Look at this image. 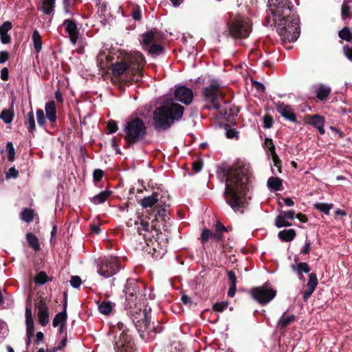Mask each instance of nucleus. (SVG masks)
Returning <instances> with one entry per match:
<instances>
[{
    "instance_id": "obj_1",
    "label": "nucleus",
    "mask_w": 352,
    "mask_h": 352,
    "mask_svg": "<svg viewBox=\"0 0 352 352\" xmlns=\"http://www.w3.org/2000/svg\"><path fill=\"white\" fill-rule=\"evenodd\" d=\"M268 7L272 16L266 20L270 23L271 18L283 43L295 42L300 35L299 19L292 12L290 0H268Z\"/></svg>"
},
{
    "instance_id": "obj_2",
    "label": "nucleus",
    "mask_w": 352,
    "mask_h": 352,
    "mask_svg": "<svg viewBox=\"0 0 352 352\" xmlns=\"http://www.w3.org/2000/svg\"><path fill=\"white\" fill-rule=\"evenodd\" d=\"M250 166L240 162L230 168L226 173L224 192L226 202L234 210L243 206L248 188Z\"/></svg>"
},
{
    "instance_id": "obj_3",
    "label": "nucleus",
    "mask_w": 352,
    "mask_h": 352,
    "mask_svg": "<svg viewBox=\"0 0 352 352\" xmlns=\"http://www.w3.org/2000/svg\"><path fill=\"white\" fill-rule=\"evenodd\" d=\"M184 107L173 100L165 102L153 112V126L157 130L168 129L175 122L179 120L184 113Z\"/></svg>"
},
{
    "instance_id": "obj_4",
    "label": "nucleus",
    "mask_w": 352,
    "mask_h": 352,
    "mask_svg": "<svg viewBox=\"0 0 352 352\" xmlns=\"http://www.w3.org/2000/svg\"><path fill=\"white\" fill-rule=\"evenodd\" d=\"M124 139L130 145L142 141L146 135V127L142 120L134 118L126 122L124 127Z\"/></svg>"
},
{
    "instance_id": "obj_5",
    "label": "nucleus",
    "mask_w": 352,
    "mask_h": 352,
    "mask_svg": "<svg viewBox=\"0 0 352 352\" xmlns=\"http://www.w3.org/2000/svg\"><path fill=\"white\" fill-rule=\"evenodd\" d=\"M228 34L233 38H247L250 32L252 24L248 18L236 14L227 22Z\"/></svg>"
},
{
    "instance_id": "obj_6",
    "label": "nucleus",
    "mask_w": 352,
    "mask_h": 352,
    "mask_svg": "<svg viewBox=\"0 0 352 352\" xmlns=\"http://www.w3.org/2000/svg\"><path fill=\"white\" fill-rule=\"evenodd\" d=\"M144 49L152 56H157L164 52L163 47L160 44L163 39V34L156 29L148 31L142 35Z\"/></svg>"
},
{
    "instance_id": "obj_7",
    "label": "nucleus",
    "mask_w": 352,
    "mask_h": 352,
    "mask_svg": "<svg viewBox=\"0 0 352 352\" xmlns=\"http://www.w3.org/2000/svg\"><path fill=\"white\" fill-rule=\"evenodd\" d=\"M127 63L133 72L132 81L138 82L142 77V69L146 63L142 54L134 52L127 57Z\"/></svg>"
},
{
    "instance_id": "obj_8",
    "label": "nucleus",
    "mask_w": 352,
    "mask_h": 352,
    "mask_svg": "<svg viewBox=\"0 0 352 352\" xmlns=\"http://www.w3.org/2000/svg\"><path fill=\"white\" fill-rule=\"evenodd\" d=\"M252 298L261 305L270 302L276 296V292L267 283L251 289Z\"/></svg>"
},
{
    "instance_id": "obj_9",
    "label": "nucleus",
    "mask_w": 352,
    "mask_h": 352,
    "mask_svg": "<svg viewBox=\"0 0 352 352\" xmlns=\"http://www.w3.org/2000/svg\"><path fill=\"white\" fill-rule=\"evenodd\" d=\"M119 270L118 258L110 256L102 260L98 267V273L104 278H109Z\"/></svg>"
},
{
    "instance_id": "obj_10",
    "label": "nucleus",
    "mask_w": 352,
    "mask_h": 352,
    "mask_svg": "<svg viewBox=\"0 0 352 352\" xmlns=\"http://www.w3.org/2000/svg\"><path fill=\"white\" fill-rule=\"evenodd\" d=\"M206 100L212 104V107L219 109L223 101V94L219 87L215 85H211L206 87L204 91Z\"/></svg>"
},
{
    "instance_id": "obj_11",
    "label": "nucleus",
    "mask_w": 352,
    "mask_h": 352,
    "mask_svg": "<svg viewBox=\"0 0 352 352\" xmlns=\"http://www.w3.org/2000/svg\"><path fill=\"white\" fill-rule=\"evenodd\" d=\"M116 352H133V342L130 335L122 332L115 344Z\"/></svg>"
},
{
    "instance_id": "obj_12",
    "label": "nucleus",
    "mask_w": 352,
    "mask_h": 352,
    "mask_svg": "<svg viewBox=\"0 0 352 352\" xmlns=\"http://www.w3.org/2000/svg\"><path fill=\"white\" fill-rule=\"evenodd\" d=\"M193 97L192 91L185 86L177 87L175 91V99L186 105L192 102Z\"/></svg>"
},
{
    "instance_id": "obj_13",
    "label": "nucleus",
    "mask_w": 352,
    "mask_h": 352,
    "mask_svg": "<svg viewBox=\"0 0 352 352\" xmlns=\"http://www.w3.org/2000/svg\"><path fill=\"white\" fill-rule=\"evenodd\" d=\"M112 72L115 76H126V80H132L133 72L127 61L118 62L113 65Z\"/></svg>"
},
{
    "instance_id": "obj_14",
    "label": "nucleus",
    "mask_w": 352,
    "mask_h": 352,
    "mask_svg": "<svg viewBox=\"0 0 352 352\" xmlns=\"http://www.w3.org/2000/svg\"><path fill=\"white\" fill-rule=\"evenodd\" d=\"M63 25L65 32L68 34L69 38L73 44H75L79 36V30L76 23L71 19H65Z\"/></svg>"
},
{
    "instance_id": "obj_15",
    "label": "nucleus",
    "mask_w": 352,
    "mask_h": 352,
    "mask_svg": "<svg viewBox=\"0 0 352 352\" xmlns=\"http://www.w3.org/2000/svg\"><path fill=\"white\" fill-rule=\"evenodd\" d=\"M38 309V318L39 323L43 326H46L49 322V311L47 305L41 302L36 305Z\"/></svg>"
},
{
    "instance_id": "obj_16",
    "label": "nucleus",
    "mask_w": 352,
    "mask_h": 352,
    "mask_svg": "<svg viewBox=\"0 0 352 352\" xmlns=\"http://www.w3.org/2000/svg\"><path fill=\"white\" fill-rule=\"evenodd\" d=\"M276 111L285 118L290 121L296 120V116L289 106L278 102L276 104Z\"/></svg>"
},
{
    "instance_id": "obj_17",
    "label": "nucleus",
    "mask_w": 352,
    "mask_h": 352,
    "mask_svg": "<svg viewBox=\"0 0 352 352\" xmlns=\"http://www.w3.org/2000/svg\"><path fill=\"white\" fill-rule=\"evenodd\" d=\"M264 146L267 150L269 155H271L274 165L278 167V171L280 172V159L275 151V146L271 138H265Z\"/></svg>"
},
{
    "instance_id": "obj_18",
    "label": "nucleus",
    "mask_w": 352,
    "mask_h": 352,
    "mask_svg": "<svg viewBox=\"0 0 352 352\" xmlns=\"http://www.w3.org/2000/svg\"><path fill=\"white\" fill-rule=\"evenodd\" d=\"M45 110L47 118L52 122L56 120V109L54 101L52 100L45 104Z\"/></svg>"
},
{
    "instance_id": "obj_19",
    "label": "nucleus",
    "mask_w": 352,
    "mask_h": 352,
    "mask_svg": "<svg viewBox=\"0 0 352 352\" xmlns=\"http://www.w3.org/2000/svg\"><path fill=\"white\" fill-rule=\"evenodd\" d=\"M66 303L64 305V309L62 312L58 313L54 318L53 319L52 324L54 327H58V325L60 326V331H62V329L63 326L65 324L66 320H67V313H66Z\"/></svg>"
},
{
    "instance_id": "obj_20",
    "label": "nucleus",
    "mask_w": 352,
    "mask_h": 352,
    "mask_svg": "<svg viewBox=\"0 0 352 352\" xmlns=\"http://www.w3.org/2000/svg\"><path fill=\"white\" fill-rule=\"evenodd\" d=\"M56 0H40L38 9L45 14H50L54 12Z\"/></svg>"
},
{
    "instance_id": "obj_21",
    "label": "nucleus",
    "mask_w": 352,
    "mask_h": 352,
    "mask_svg": "<svg viewBox=\"0 0 352 352\" xmlns=\"http://www.w3.org/2000/svg\"><path fill=\"white\" fill-rule=\"evenodd\" d=\"M137 287L136 284L133 280H128L124 292L125 293L126 298L130 299L137 295Z\"/></svg>"
},
{
    "instance_id": "obj_22",
    "label": "nucleus",
    "mask_w": 352,
    "mask_h": 352,
    "mask_svg": "<svg viewBox=\"0 0 352 352\" xmlns=\"http://www.w3.org/2000/svg\"><path fill=\"white\" fill-rule=\"evenodd\" d=\"M295 316L293 314H286L284 313L278 321L276 327L283 329L290 324L295 320Z\"/></svg>"
},
{
    "instance_id": "obj_23",
    "label": "nucleus",
    "mask_w": 352,
    "mask_h": 352,
    "mask_svg": "<svg viewBox=\"0 0 352 352\" xmlns=\"http://www.w3.org/2000/svg\"><path fill=\"white\" fill-rule=\"evenodd\" d=\"M159 201L158 194L157 192L153 193L151 195L144 197L141 201V206L146 208L148 207H151L155 204H157Z\"/></svg>"
},
{
    "instance_id": "obj_24",
    "label": "nucleus",
    "mask_w": 352,
    "mask_h": 352,
    "mask_svg": "<svg viewBox=\"0 0 352 352\" xmlns=\"http://www.w3.org/2000/svg\"><path fill=\"white\" fill-rule=\"evenodd\" d=\"M324 119L319 115H314L311 118V124L316 126L320 134H324L325 131L324 129Z\"/></svg>"
},
{
    "instance_id": "obj_25",
    "label": "nucleus",
    "mask_w": 352,
    "mask_h": 352,
    "mask_svg": "<svg viewBox=\"0 0 352 352\" xmlns=\"http://www.w3.org/2000/svg\"><path fill=\"white\" fill-rule=\"evenodd\" d=\"M330 92V87L324 85H319L316 89V97L320 100L327 99Z\"/></svg>"
},
{
    "instance_id": "obj_26",
    "label": "nucleus",
    "mask_w": 352,
    "mask_h": 352,
    "mask_svg": "<svg viewBox=\"0 0 352 352\" xmlns=\"http://www.w3.org/2000/svg\"><path fill=\"white\" fill-rule=\"evenodd\" d=\"M111 195V191L104 190L91 197V201L94 204H100L104 203Z\"/></svg>"
},
{
    "instance_id": "obj_27",
    "label": "nucleus",
    "mask_w": 352,
    "mask_h": 352,
    "mask_svg": "<svg viewBox=\"0 0 352 352\" xmlns=\"http://www.w3.org/2000/svg\"><path fill=\"white\" fill-rule=\"evenodd\" d=\"M278 236L282 241H290L294 239L296 232L294 229L284 230L280 231Z\"/></svg>"
},
{
    "instance_id": "obj_28",
    "label": "nucleus",
    "mask_w": 352,
    "mask_h": 352,
    "mask_svg": "<svg viewBox=\"0 0 352 352\" xmlns=\"http://www.w3.org/2000/svg\"><path fill=\"white\" fill-rule=\"evenodd\" d=\"M282 180L278 177H271L267 180V186L269 188L278 191L280 190Z\"/></svg>"
},
{
    "instance_id": "obj_29",
    "label": "nucleus",
    "mask_w": 352,
    "mask_h": 352,
    "mask_svg": "<svg viewBox=\"0 0 352 352\" xmlns=\"http://www.w3.org/2000/svg\"><path fill=\"white\" fill-rule=\"evenodd\" d=\"M25 124L27 126L28 131L33 132L35 130L36 125L34 121V116L32 110L28 113Z\"/></svg>"
},
{
    "instance_id": "obj_30",
    "label": "nucleus",
    "mask_w": 352,
    "mask_h": 352,
    "mask_svg": "<svg viewBox=\"0 0 352 352\" xmlns=\"http://www.w3.org/2000/svg\"><path fill=\"white\" fill-rule=\"evenodd\" d=\"M32 41L34 47L37 53H38L42 48L41 36L37 30H34L32 34Z\"/></svg>"
},
{
    "instance_id": "obj_31",
    "label": "nucleus",
    "mask_w": 352,
    "mask_h": 352,
    "mask_svg": "<svg viewBox=\"0 0 352 352\" xmlns=\"http://www.w3.org/2000/svg\"><path fill=\"white\" fill-rule=\"evenodd\" d=\"M292 270L296 272L298 275H300V273H309L310 267L307 263H300L297 265H292Z\"/></svg>"
},
{
    "instance_id": "obj_32",
    "label": "nucleus",
    "mask_w": 352,
    "mask_h": 352,
    "mask_svg": "<svg viewBox=\"0 0 352 352\" xmlns=\"http://www.w3.org/2000/svg\"><path fill=\"white\" fill-rule=\"evenodd\" d=\"M26 239L30 246H31L34 250L37 251L40 249V244L38 238L34 234L32 233H28L26 234Z\"/></svg>"
},
{
    "instance_id": "obj_33",
    "label": "nucleus",
    "mask_w": 352,
    "mask_h": 352,
    "mask_svg": "<svg viewBox=\"0 0 352 352\" xmlns=\"http://www.w3.org/2000/svg\"><path fill=\"white\" fill-rule=\"evenodd\" d=\"M224 232H227V228L219 221H217L215 224V233L214 234V239L217 241H221L222 239V234Z\"/></svg>"
},
{
    "instance_id": "obj_34",
    "label": "nucleus",
    "mask_w": 352,
    "mask_h": 352,
    "mask_svg": "<svg viewBox=\"0 0 352 352\" xmlns=\"http://www.w3.org/2000/svg\"><path fill=\"white\" fill-rule=\"evenodd\" d=\"M139 221H135L134 225L136 226V229L139 234H143L142 232L149 231V225L147 222H144L142 219H139Z\"/></svg>"
},
{
    "instance_id": "obj_35",
    "label": "nucleus",
    "mask_w": 352,
    "mask_h": 352,
    "mask_svg": "<svg viewBox=\"0 0 352 352\" xmlns=\"http://www.w3.org/2000/svg\"><path fill=\"white\" fill-rule=\"evenodd\" d=\"M314 206L315 208L324 212L325 214H329L331 209L333 208V204L318 202L314 204Z\"/></svg>"
},
{
    "instance_id": "obj_36",
    "label": "nucleus",
    "mask_w": 352,
    "mask_h": 352,
    "mask_svg": "<svg viewBox=\"0 0 352 352\" xmlns=\"http://www.w3.org/2000/svg\"><path fill=\"white\" fill-rule=\"evenodd\" d=\"M34 213L32 209L25 208L21 213V218L27 223L32 222L34 219Z\"/></svg>"
},
{
    "instance_id": "obj_37",
    "label": "nucleus",
    "mask_w": 352,
    "mask_h": 352,
    "mask_svg": "<svg viewBox=\"0 0 352 352\" xmlns=\"http://www.w3.org/2000/svg\"><path fill=\"white\" fill-rule=\"evenodd\" d=\"M14 113L10 110L4 109L0 114V118L6 124H10L12 122Z\"/></svg>"
},
{
    "instance_id": "obj_38",
    "label": "nucleus",
    "mask_w": 352,
    "mask_h": 352,
    "mask_svg": "<svg viewBox=\"0 0 352 352\" xmlns=\"http://www.w3.org/2000/svg\"><path fill=\"white\" fill-rule=\"evenodd\" d=\"M286 219H287L285 217H283V214L280 213V214L277 216L275 219V226L278 228L291 226V223L287 221Z\"/></svg>"
},
{
    "instance_id": "obj_39",
    "label": "nucleus",
    "mask_w": 352,
    "mask_h": 352,
    "mask_svg": "<svg viewBox=\"0 0 352 352\" xmlns=\"http://www.w3.org/2000/svg\"><path fill=\"white\" fill-rule=\"evenodd\" d=\"M113 306L109 302H103L98 307V310L101 314L108 315L111 313Z\"/></svg>"
},
{
    "instance_id": "obj_40",
    "label": "nucleus",
    "mask_w": 352,
    "mask_h": 352,
    "mask_svg": "<svg viewBox=\"0 0 352 352\" xmlns=\"http://www.w3.org/2000/svg\"><path fill=\"white\" fill-rule=\"evenodd\" d=\"M339 37L344 41H350L352 39V34L349 28L345 27L338 33Z\"/></svg>"
},
{
    "instance_id": "obj_41",
    "label": "nucleus",
    "mask_w": 352,
    "mask_h": 352,
    "mask_svg": "<svg viewBox=\"0 0 352 352\" xmlns=\"http://www.w3.org/2000/svg\"><path fill=\"white\" fill-rule=\"evenodd\" d=\"M317 285H318V278H317L316 274L311 273L309 275V280L307 284V287L315 290Z\"/></svg>"
},
{
    "instance_id": "obj_42",
    "label": "nucleus",
    "mask_w": 352,
    "mask_h": 352,
    "mask_svg": "<svg viewBox=\"0 0 352 352\" xmlns=\"http://www.w3.org/2000/svg\"><path fill=\"white\" fill-rule=\"evenodd\" d=\"M6 150L8 153V159L10 162H13L15 156V151L13 144L11 142H7Z\"/></svg>"
},
{
    "instance_id": "obj_43",
    "label": "nucleus",
    "mask_w": 352,
    "mask_h": 352,
    "mask_svg": "<svg viewBox=\"0 0 352 352\" xmlns=\"http://www.w3.org/2000/svg\"><path fill=\"white\" fill-rule=\"evenodd\" d=\"M210 238H214V234L208 229H204L201 234V240L203 243H205Z\"/></svg>"
},
{
    "instance_id": "obj_44",
    "label": "nucleus",
    "mask_w": 352,
    "mask_h": 352,
    "mask_svg": "<svg viewBox=\"0 0 352 352\" xmlns=\"http://www.w3.org/2000/svg\"><path fill=\"white\" fill-rule=\"evenodd\" d=\"M36 119L39 126H44L45 123V118L44 116L43 111L42 109H38L36 111Z\"/></svg>"
},
{
    "instance_id": "obj_45",
    "label": "nucleus",
    "mask_w": 352,
    "mask_h": 352,
    "mask_svg": "<svg viewBox=\"0 0 352 352\" xmlns=\"http://www.w3.org/2000/svg\"><path fill=\"white\" fill-rule=\"evenodd\" d=\"M350 6L347 2L344 1L342 6L341 12L342 19H346L349 15Z\"/></svg>"
},
{
    "instance_id": "obj_46",
    "label": "nucleus",
    "mask_w": 352,
    "mask_h": 352,
    "mask_svg": "<svg viewBox=\"0 0 352 352\" xmlns=\"http://www.w3.org/2000/svg\"><path fill=\"white\" fill-rule=\"evenodd\" d=\"M47 280V276L44 272H40L35 278V282L40 285L45 284Z\"/></svg>"
},
{
    "instance_id": "obj_47",
    "label": "nucleus",
    "mask_w": 352,
    "mask_h": 352,
    "mask_svg": "<svg viewBox=\"0 0 352 352\" xmlns=\"http://www.w3.org/2000/svg\"><path fill=\"white\" fill-rule=\"evenodd\" d=\"M69 282L74 288L79 287L82 283L81 278L78 276H72Z\"/></svg>"
},
{
    "instance_id": "obj_48",
    "label": "nucleus",
    "mask_w": 352,
    "mask_h": 352,
    "mask_svg": "<svg viewBox=\"0 0 352 352\" xmlns=\"http://www.w3.org/2000/svg\"><path fill=\"white\" fill-rule=\"evenodd\" d=\"M228 304L226 302H217L214 305L213 308L215 311L222 312L228 307Z\"/></svg>"
},
{
    "instance_id": "obj_49",
    "label": "nucleus",
    "mask_w": 352,
    "mask_h": 352,
    "mask_svg": "<svg viewBox=\"0 0 352 352\" xmlns=\"http://www.w3.org/2000/svg\"><path fill=\"white\" fill-rule=\"evenodd\" d=\"M238 134H239V132L234 129H231V128L226 129V135L228 138H230V139L236 138L237 139Z\"/></svg>"
},
{
    "instance_id": "obj_50",
    "label": "nucleus",
    "mask_w": 352,
    "mask_h": 352,
    "mask_svg": "<svg viewBox=\"0 0 352 352\" xmlns=\"http://www.w3.org/2000/svg\"><path fill=\"white\" fill-rule=\"evenodd\" d=\"M132 17L135 21H140L141 19V18H142V13H141L140 8V7L138 6H136L133 8V13H132Z\"/></svg>"
},
{
    "instance_id": "obj_51",
    "label": "nucleus",
    "mask_w": 352,
    "mask_h": 352,
    "mask_svg": "<svg viewBox=\"0 0 352 352\" xmlns=\"http://www.w3.org/2000/svg\"><path fill=\"white\" fill-rule=\"evenodd\" d=\"M18 175V170L14 167H12L9 168L8 171L6 173V178H16Z\"/></svg>"
},
{
    "instance_id": "obj_52",
    "label": "nucleus",
    "mask_w": 352,
    "mask_h": 352,
    "mask_svg": "<svg viewBox=\"0 0 352 352\" xmlns=\"http://www.w3.org/2000/svg\"><path fill=\"white\" fill-rule=\"evenodd\" d=\"M12 28V23L10 21H6L0 27V34L7 33Z\"/></svg>"
},
{
    "instance_id": "obj_53",
    "label": "nucleus",
    "mask_w": 352,
    "mask_h": 352,
    "mask_svg": "<svg viewBox=\"0 0 352 352\" xmlns=\"http://www.w3.org/2000/svg\"><path fill=\"white\" fill-rule=\"evenodd\" d=\"M343 52L344 56L352 62V47L344 45L343 47Z\"/></svg>"
},
{
    "instance_id": "obj_54",
    "label": "nucleus",
    "mask_w": 352,
    "mask_h": 352,
    "mask_svg": "<svg viewBox=\"0 0 352 352\" xmlns=\"http://www.w3.org/2000/svg\"><path fill=\"white\" fill-rule=\"evenodd\" d=\"M107 127H108V130L110 133H115L118 129L117 123L113 120H111L109 122V123L107 124Z\"/></svg>"
},
{
    "instance_id": "obj_55",
    "label": "nucleus",
    "mask_w": 352,
    "mask_h": 352,
    "mask_svg": "<svg viewBox=\"0 0 352 352\" xmlns=\"http://www.w3.org/2000/svg\"><path fill=\"white\" fill-rule=\"evenodd\" d=\"M103 171L101 169H96L93 173L94 179L96 182H99L103 177Z\"/></svg>"
},
{
    "instance_id": "obj_56",
    "label": "nucleus",
    "mask_w": 352,
    "mask_h": 352,
    "mask_svg": "<svg viewBox=\"0 0 352 352\" xmlns=\"http://www.w3.org/2000/svg\"><path fill=\"white\" fill-rule=\"evenodd\" d=\"M272 119L270 116H265L263 118V126L270 129L272 126Z\"/></svg>"
},
{
    "instance_id": "obj_57",
    "label": "nucleus",
    "mask_w": 352,
    "mask_h": 352,
    "mask_svg": "<svg viewBox=\"0 0 352 352\" xmlns=\"http://www.w3.org/2000/svg\"><path fill=\"white\" fill-rule=\"evenodd\" d=\"M166 241H165V242H164V245H163V246H164L163 248H162V247H160H160H158V245H157V246H155V242H153V250H154L155 252H158L159 254H163L166 252Z\"/></svg>"
},
{
    "instance_id": "obj_58",
    "label": "nucleus",
    "mask_w": 352,
    "mask_h": 352,
    "mask_svg": "<svg viewBox=\"0 0 352 352\" xmlns=\"http://www.w3.org/2000/svg\"><path fill=\"white\" fill-rule=\"evenodd\" d=\"M281 214H283V217H285L286 219L292 220L294 219L295 212L294 210H289V211H283L281 212Z\"/></svg>"
},
{
    "instance_id": "obj_59",
    "label": "nucleus",
    "mask_w": 352,
    "mask_h": 352,
    "mask_svg": "<svg viewBox=\"0 0 352 352\" xmlns=\"http://www.w3.org/2000/svg\"><path fill=\"white\" fill-rule=\"evenodd\" d=\"M311 243L309 241H307L302 248L301 253L307 254L309 252Z\"/></svg>"
},
{
    "instance_id": "obj_60",
    "label": "nucleus",
    "mask_w": 352,
    "mask_h": 352,
    "mask_svg": "<svg viewBox=\"0 0 352 352\" xmlns=\"http://www.w3.org/2000/svg\"><path fill=\"white\" fill-rule=\"evenodd\" d=\"M1 41L3 44H7L10 42L11 38L8 33L0 34Z\"/></svg>"
},
{
    "instance_id": "obj_61",
    "label": "nucleus",
    "mask_w": 352,
    "mask_h": 352,
    "mask_svg": "<svg viewBox=\"0 0 352 352\" xmlns=\"http://www.w3.org/2000/svg\"><path fill=\"white\" fill-rule=\"evenodd\" d=\"M228 277L232 285H236V278L234 272L229 271L228 272Z\"/></svg>"
},
{
    "instance_id": "obj_62",
    "label": "nucleus",
    "mask_w": 352,
    "mask_h": 352,
    "mask_svg": "<svg viewBox=\"0 0 352 352\" xmlns=\"http://www.w3.org/2000/svg\"><path fill=\"white\" fill-rule=\"evenodd\" d=\"M9 58V54L6 51L0 52V63H3L8 60Z\"/></svg>"
},
{
    "instance_id": "obj_63",
    "label": "nucleus",
    "mask_w": 352,
    "mask_h": 352,
    "mask_svg": "<svg viewBox=\"0 0 352 352\" xmlns=\"http://www.w3.org/2000/svg\"><path fill=\"white\" fill-rule=\"evenodd\" d=\"M253 85L254 87L256 89V90L258 91L263 92L265 89L264 85L260 82L254 81L253 82Z\"/></svg>"
},
{
    "instance_id": "obj_64",
    "label": "nucleus",
    "mask_w": 352,
    "mask_h": 352,
    "mask_svg": "<svg viewBox=\"0 0 352 352\" xmlns=\"http://www.w3.org/2000/svg\"><path fill=\"white\" fill-rule=\"evenodd\" d=\"M314 292V289L307 287L306 290L303 294V299L305 301H307V299L311 296L312 293Z\"/></svg>"
}]
</instances>
